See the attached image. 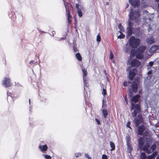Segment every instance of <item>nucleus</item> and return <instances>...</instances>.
Returning <instances> with one entry per match:
<instances>
[{
  "instance_id": "33",
  "label": "nucleus",
  "mask_w": 159,
  "mask_h": 159,
  "mask_svg": "<svg viewBox=\"0 0 159 159\" xmlns=\"http://www.w3.org/2000/svg\"><path fill=\"white\" fill-rule=\"evenodd\" d=\"M110 58L111 59L114 57V56L111 51H110Z\"/></svg>"
},
{
  "instance_id": "40",
  "label": "nucleus",
  "mask_w": 159,
  "mask_h": 159,
  "mask_svg": "<svg viewBox=\"0 0 159 159\" xmlns=\"http://www.w3.org/2000/svg\"><path fill=\"white\" fill-rule=\"evenodd\" d=\"M102 159H107V156L105 154H103L102 156Z\"/></svg>"
},
{
  "instance_id": "3",
  "label": "nucleus",
  "mask_w": 159,
  "mask_h": 159,
  "mask_svg": "<svg viewBox=\"0 0 159 159\" xmlns=\"http://www.w3.org/2000/svg\"><path fill=\"white\" fill-rule=\"evenodd\" d=\"M129 18L131 20H134L136 22H138L140 20V14L138 9H137L135 11L131 9V12L129 14Z\"/></svg>"
},
{
  "instance_id": "17",
  "label": "nucleus",
  "mask_w": 159,
  "mask_h": 159,
  "mask_svg": "<svg viewBox=\"0 0 159 159\" xmlns=\"http://www.w3.org/2000/svg\"><path fill=\"white\" fill-rule=\"evenodd\" d=\"M159 48V46L157 45H153L150 48L149 51L150 52H153Z\"/></svg>"
},
{
  "instance_id": "46",
  "label": "nucleus",
  "mask_w": 159,
  "mask_h": 159,
  "mask_svg": "<svg viewBox=\"0 0 159 159\" xmlns=\"http://www.w3.org/2000/svg\"><path fill=\"white\" fill-rule=\"evenodd\" d=\"M128 95L130 97H131L132 96V92H130L129 93V94H128Z\"/></svg>"
},
{
  "instance_id": "38",
  "label": "nucleus",
  "mask_w": 159,
  "mask_h": 159,
  "mask_svg": "<svg viewBox=\"0 0 159 159\" xmlns=\"http://www.w3.org/2000/svg\"><path fill=\"white\" fill-rule=\"evenodd\" d=\"M44 157L45 158L47 159H51V157L48 155H45L44 156Z\"/></svg>"
},
{
  "instance_id": "14",
  "label": "nucleus",
  "mask_w": 159,
  "mask_h": 159,
  "mask_svg": "<svg viewBox=\"0 0 159 159\" xmlns=\"http://www.w3.org/2000/svg\"><path fill=\"white\" fill-rule=\"evenodd\" d=\"M140 62L138 60L134 59L131 62V66L133 67H137L139 66Z\"/></svg>"
},
{
  "instance_id": "51",
  "label": "nucleus",
  "mask_w": 159,
  "mask_h": 159,
  "mask_svg": "<svg viewBox=\"0 0 159 159\" xmlns=\"http://www.w3.org/2000/svg\"><path fill=\"white\" fill-rule=\"evenodd\" d=\"M125 101H126V103L127 104V100H126V98L125 97Z\"/></svg>"
},
{
  "instance_id": "18",
  "label": "nucleus",
  "mask_w": 159,
  "mask_h": 159,
  "mask_svg": "<svg viewBox=\"0 0 159 159\" xmlns=\"http://www.w3.org/2000/svg\"><path fill=\"white\" fill-rule=\"evenodd\" d=\"M131 86L133 91L134 93L136 92L138 89V86L137 83L135 82H133Z\"/></svg>"
},
{
  "instance_id": "26",
  "label": "nucleus",
  "mask_w": 159,
  "mask_h": 159,
  "mask_svg": "<svg viewBox=\"0 0 159 159\" xmlns=\"http://www.w3.org/2000/svg\"><path fill=\"white\" fill-rule=\"evenodd\" d=\"M140 158L141 159H145L146 158L147 159V157L144 153L142 152L141 154Z\"/></svg>"
},
{
  "instance_id": "43",
  "label": "nucleus",
  "mask_w": 159,
  "mask_h": 159,
  "mask_svg": "<svg viewBox=\"0 0 159 159\" xmlns=\"http://www.w3.org/2000/svg\"><path fill=\"white\" fill-rule=\"evenodd\" d=\"M153 64V62L152 61H150L149 63V65L150 66H152Z\"/></svg>"
},
{
  "instance_id": "54",
  "label": "nucleus",
  "mask_w": 159,
  "mask_h": 159,
  "mask_svg": "<svg viewBox=\"0 0 159 159\" xmlns=\"http://www.w3.org/2000/svg\"><path fill=\"white\" fill-rule=\"evenodd\" d=\"M106 4H107V5H108V4H109L108 2H106Z\"/></svg>"
},
{
  "instance_id": "28",
  "label": "nucleus",
  "mask_w": 159,
  "mask_h": 159,
  "mask_svg": "<svg viewBox=\"0 0 159 159\" xmlns=\"http://www.w3.org/2000/svg\"><path fill=\"white\" fill-rule=\"evenodd\" d=\"M139 30L138 28H137L135 29V30H134V34H136L137 35H139Z\"/></svg>"
},
{
  "instance_id": "57",
  "label": "nucleus",
  "mask_w": 159,
  "mask_h": 159,
  "mask_svg": "<svg viewBox=\"0 0 159 159\" xmlns=\"http://www.w3.org/2000/svg\"><path fill=\"white\" fill-rule=\"evenodd\" d=\"M129 140V139H128L127 140V141H128Z\"/></svg>"
},
{
  "instance_id": "39",
  "label": "nucleus",
  "mask_w": 159,
  "mask_h": 159,
  "mask_svg": "<svg viewBox=\"0 0 159 159\" xmlns=\"http://www.w3.org/2000/svg\"><path fill=\"white\" fill-rule=\"evenodd\" d=\"M106 98H105V99L103 98L102 100V107L104 105H105L106 104V102H106Z\"/></svg>"
},
{
  "instance_id": "9",
  "label": "nucleus",
  "mask_w": 159,
  "mask_h": 159,
  "mask_svg": "<svg viewBox=\"0 0 159 159\" xmlns=\"http://www.w3.org/2000/svg\"><path fill=\"white\" fill-rule=\"evenodd\" d=\"M137 72V69L136 68H133L130 70L129 73L128 77L130 80H133Z\"/></svg>"
},
{
  "instance_id": "24",
  "label": "nucleus",
  "mask_w": 159,
  "mask_h": 159,
  "mask_svg": "<svg viewBox=\"0 0 159 159\" xmlns=\"http://www.w3.org/2000/svg\"><path fill=\"white\" fill-rule=\"evenodd\" d=\"M110 147L111 148V151H112L115 149V145L114 143L112 142H110Z\"/></svg>"
},
{
  "instance_id": "15",
  "label": "nucleus",
  "mask_w": 159,
  "mask_h": 159,
  "mask_svg": "<svg viewBox=\"0 0 159 159\" xmlns=\"http://www.w3.org/2000/svg\"><path fill=\"white\" fill-rule=\"evenodd\" d=\"M144 12L147 15V16H144L143 17V19L145 20H147L146 22H147V21H150L153 18V17L152 16V15L148 13V12L147 11H144Z\"/></svg>"
},
{
  "instance_id": "23",
  "label": "nucleus",
  "mask_w": 159,
  "mask_h": 159,
  "mask_svg": "<svg viewBox=\"0 0 159 159\" xmlns=\"http://www.w3.org/2000/svg\"><path fill=\"white\" fill-rule=\"evenodd\" d=\"M75 56L76 58L79 61H81L82 60V58L81 56L79 53H76Z\"/></svg>"
},
{
  "instance_id": "21",
  "label": "nucleus",
  "mask_w": 159,
  "mask_h": 159,
  "mask_svg": "<svg viewBox=\"0 0 159 159\" xmlns=\"http://www.w3.org/2000/svg\"><path fill=\"white\" fill-rule=\"evenodd\" d=\"M157 152H155L151 155L148 156L147 159H152L157 154Z\"/></svg>"
},
{
  "instance_id": "7",
  "label": "nucleus",
  "mask_w": 159,
  "mask_h": 159,
  "mask_svg": "<svg viewBox=\"0 0 159 159\" xmlns=\"http://www.w3.org/2000/svg\"><path fill=\"white\" fill-rule=\"evenodd\" d=\"M2 85L5 87H8L11 86L12 84L11 82L10 78L5 77L2 82Z\"/></svg>"
},
{
  "instance_id": "13",
  "label": "nucleus",
  "mask_w": 159,
  "mask_h": 159,
  "mask_svg": "<svg viewBox=\"0 0 159 159\" xmlns=\"http://www.w3.org/2000/svg\"><path fill=\"white\" fill-rule=\"evenodd\" d=\"M131 46L128 43L125 44L123 49V51L125 53H128L130 52L131 50Z\"/></svg>"
},
{
  "instance_id": "2",
  "label": "nucleus",
  "mask_w": 159,
  "mask_h": 159,
  "mask_svg": "<svg viewBox=\"0 0 159 159\" xmlns=\"http://www.w3.org/2000/svg\"><path fill=\"white\" fill-rule=\"evenodd\" d=\"M139 96L137 95L134 97L131 100V105L130 107V110L131 111L132 116L135 117L137 115V114L140 111V106L138 104H135L133 102H138Z\"/></svg>"
},
{
  "instance_id": "22",
  "label": "nucleus",
  "mask_w": 159,
  "mask_h": 159,
  "mask_svg": "<svg viewBox=\"0 0 159 159\" xmlns=\"http://www.w3.org/2000/svg\"><path fill=\"white\" fill-rule=\"evenodd\" d=\"M83 80L84 83V90L85 91L86 90H87V89L88 88L89 84H88V81H87V79Z\"/></svg>"
},
{
  "instance_id": "50",
  "label": "nucleus",
  "mask_w": 159,
  "mask_h": 159,
  "mask_svg": "<svg viewBox=\"0 0 159 159\" xmlns=\"http://www.w3.org/2000/svg\"><path fill=\"white\" fill-rule=\"evenodd\" d=\"M151 73V71H149L147 73V74L148 75L150 74Z\"/></svg>"
},
{
  "instance_id": "4",
  "label": "nucleus",
  "mask_w": 159,
  "mask_h": 159,
  "mask_svg": "<svg viewBox=\"0 0 159 159\" xmlns=\"http://www.w3.org/2000/svg\"><path fill=\"white\" fill-rule=\"evenodd\" d=\"M140 43V40L138 39H135L133 36H131L129 40V44L133 48H137Z\"/></svg>"
},
{
  "instance_id": "44",
  "label": "nucleus",
  "mask_w": 159,
  "mask_h": 159,
  "mask_svg": "<svg viewBox=\"0 0 159 159\" xmlns=\"http://www.w3.org/2000/svg\"><path fill=\"white\" fill-rule=\"evenodd\" d=\"M73 49L74 52H76L77 51V49L75 47H73Z\"/></svg>"
},
{
  "instance_id": "20",
  "label": "nucleus",
  "mask_w": 159,
  "mask_h": 159,
  "mask_svg": "<svg viewBox=\"0 0 159 159\" xmlns=\"http://www.w3.org/2000/svg\"><path fill=\"white\" fill-rule=\"evenodd\" d=\"M82 70L83 72V80H86L87 79V78L86 76L87 75V70L84 69H82Z\"/></svg>"
},
{
  "instance_id": "31",
  "label": "nucleus",
  "mask_w": 159,
  "mask_h": 159,
  "mask_svg": "<svg viewBox=\"0 0 159 159\" xmlns=\"http://www.w3.org/2000/svg\"><path fill=\"white\" fill-rule=\"evenodd\" d=\"M125 37V35L120 33V35L118 36V39H123Z\"/></svg>"
},
{
  "instance_id": "34",
  "label": "nucleus",
  "mask_w": 159,
  "mask_h": 159,
  "mask_svg": "<svg viewBox=\"0 0 159 159\" xmlns=\"http://www.w3.org/2000/svg\"><path fill=\"white\" fill-rule=\"evenodd\" d=\"M97 41L98 42H100L101 41V37L99 35H98L96 39Z\"/></svg>"
},
{
  "instance_id": "16",
  "label": "nucleus",
  "mask_w": 159,
  "mask_h": 159,
  "mask_svg": "<svg viewBox=\"0 0 159 159\" xmlns=\"http://www.w3.org/2000/svg\"><path fill=\"white\" fill-rule=\"evenodd\" d=\"M63 1L64 2V5L67 13L70 12V11L72 9V7L70 4L69 3H66L64 1V0Z\"/></svg>"
},
{
  "instance_id": "56",
  "label": "nucleus",
  "mask_w": 159,
  "mask_h": 159,
  "mask_svg": "<svg viewBox=\"0 0 159 159\" xmlns=\"http://www.w3.org/2000/svg\"><path fill=\"white\" fill-rule=\"evenodd\" d=\"M128 7V5L127 4V7Z\"/></svg>"
},
{
  "instance_id": "30",
  "label": "nucleus",
  "mask_w": 159,
  "mask_h": 159,
  "mask_svg": "<svg viewBox=\"0 0 159 159\" xmlns=\"http://www.w3.org/2000/svg\"><path fill=\"white\" fill-rule=\"evenodd\" d=\"M118 27L120 30L124 31V29L123 27L121 25V24H119L118 25Z\"/></svg>"
},
{
  "instance_id": "53",
  "label": "nucleus",
  "mask_w": 159,
  "mask_h": 159,
  "mask_svg": "<svg viewBox=\"0 0 159 159\" xmlns=\"http://www.w3.org/2000/svg\"><path fill=\"white\" fill-rule=\"evenodd\" d=\"M29 104H30V99H29Z\"/></svg>"
},
{
  "instance_id": "49",
  "label": "nucleus",
  "mask_w": 159,
  "mask_h": 159,
  "mask_svg": "<svg viewBox=\"0 0 159 159\" xmlns=\"http://www.w3.org/2000/svg\"><path fill=\"white\" fill-rule=\"evenodd\" d=\"M158 9L157 10V11L159 13V3H158Z\"/></svg>"
},
{
  "instance_id": "58",
  "label": "nucleus",
  "mask_w": 159,
  "mask_h": 159,
  "mask_svg": "<svg viewBox=\"0 0 159 159\" xmlns=\"http://www.w3.org/2000/svg\"><path fill=\"white\" fill-rule=\"evenodd\" d=\"M63 1H64V0H63Z\"/></svg>"
},
{
  "instance_id": "37",
  "label": "nucleus",
  "mask_w": 159,
  "mask_h": 159,
  "mask_svg": "<svg viewBox=\"0 0 159 159\" xmlns=\"http://www.w3.org/2000/svg\"><path fill=\"white\" fill-rule=\"evenodd\" d=\"M30 64L32 65H36L37 64L36 62H34V61H31L30 62Z\"/></svg>"
},
{
  "instance_id": "32",
  "label": "nucleus",
  "mask_w": 159,
  "mask_h": 159,
  "mask_svg": "<svg viewBox=\"0 0 159 159\" xmlns=\"http://www.w3.org/2000/svg\"><path fill=\"white\" fill-rule=\"evenodd\" d=\"M102 93L103 96H105L107 94L106 90L104 88H103V91Z\"/></svg>"
},
{
  "instance_id": "55",
  "label": "nucleus",
  "mask_w": 159,
  "mask_h": 159,
  "mask_svg": "<svg viewBox=\"0 0 159 159\" xmlns=\"http://www.w3.org/2000/svg\"><path fill=\"white\" fill-rule=\"evenodd\" d=\"M156 1L157 2L159 1V0H156Z\"/></svg>"
},
{
  "instance_id": "12",
  "label": "nucleus",
  "mask_w": 159,
  "mask_h": 159,
  "mask_svg": "<svg viewBox=\"0 0 159 159\" xmlns=\"http://www.w3.org/2000/svg\"><path fill=\"white\" fill-rule=\"evenodd\" d=\"M39 148L40 150L43 153L46 152L48 149V147L46 144L42 145L40 143L39 146Z\"/></svg>"
},
{
  "instance_id": "5",
  "label": "nucleus",
  "mask_w": 159,
  "mask_h": 159,
  "mask_svg": "<svg viewBox=\"0 0 159 159\" xmlns=\"http://www.w3.org/2000/svg\"><path fill=\"white\" fill-rule=\"evenodd\" d=\"M146 48V47L143 46H141L138 48L137 51L138 53L136 55L137 58L139 59L142 58L143 56L142 53L145 50Z\"/></svg>"
},
{
  "instance_id": "11",
  "label": "nucleus",
  "mask_w": 159,
  "mask_h": 159,
  "mask_svg": "<svg viewBox=\"0 0 159 159\" xmlns=\"http://www.w3.org/2000/svg\"><path fill=\"white\" fill-rule=\"evenodd\" d=\"M129 3L131 5L134 7L138 8L139 5V0H129Z\"/></svg>"
},
{
  "instance_id": "48",
  "label": "nucleus",
  "mask_w": 159,
  "mask_h": 159,
  "mask_svg": "<svg viewBox=\"0 0 159 159\" xmlns=\"http://www.w3.org/2000/svg\"><path fill=\"white\" fill-rule=\"evenodd\" d=\"M56 32L55 31H52V36H53L54 34H55Z\"/></svg>"
},
{
  "instance_id": "36",
  "label": "nucleus",
  "mask_w": 159,
  "mask_h": 159,
  "mask_svg": "<svg viewBox=\"0 0 159 159\" xmlns=\"http://www.w3.org/2000/svg\"><path fill=\"white\" fill-rule=\"evenodd\" d=\"M84 156L85 158H87L88 159H91V158L90 157L88 154L85 153L84 154Z\"/></svg>"
},
{
  "instance_id": "29",
  "label": "nucleus",
  "mask_w": 159,
  "mask_h": 159,
  "mask_svg": "<svg viewBox=\"0 0 159 159\" xmlns=\"http://www.w3.org/2000/svg\"><path fill=\"white\" fill-rule=\"evenodd\" d=\"M77 12L79 15V16L80 17H81L82 16V14L81 11V9H78L77 10Z\"/></svg>"
},
{
  "instance_id": "25",
  "label": "nucleus",
  "mask_w": 159,
  "mask_h": 159,
  "mask_svg": "<svg viewBox=\"0 0 159 159\" xmlns=\"http://www.w3.org/2000/svg\"><path fill=\"white\" fill-rule=\"evenodd\" d=\"M102 113L104 117H106L108 114L107 111L106 109H103L102 110Z\"/></svg>"
},
{
  "instance_id": "27",
  "label": "nucleus",
  "mask_w": 159,
  "mask_h": 159,
  "mask_svg": "<svg viewBox=\"0 0 159 159\" xmlns=\"http://www.w3.org/2000/svg\"><path fill=\"white\" fill-rule=\"evenodd\" d=\"M67 16H68V21L69 23H70L71 22L72 17L70 15V12L67 13Z\"/></svg>"
},
{
  "instance_id": "8",
  "label": "nucleus",
  "mask_w": 159,
  "mask_h": 159,
  "mask_svg": "<svg viewBox=\"0 0 159 159\" xmlns=\"http://www.w3.org/2000/svg\"><path fill=\"white\" fill-rule=\"evenodd\" d=\"M133 122L135 125L138 126L140 123L143 122V118L141 115L139 114L137 117L135 118Z\"/></svg>"
},
{
  "instance_id": "47",
  "label": "nucleus",
  "mask_w": 159,
  "mask_h": 159,
  "mask_svg": "<svg viewBox=\"0 0 159 159\" xmlns=\"http://www.w3.org/2000/svg\"><path fill=\"white\" fill-rule=\"evenodd\" d=\"M129 124H130V123H129V122H128V123H127V127H129V128H130V126H129Z\"/></svg>"
},
{
  "instance_id": "52",
  "label": "nucleus",
  "mask_w": 159,
  "mask_h": 159,
  "mask_svg": "<svg viewBox=\"0 0 159 159\" xmlns=\"http://www.w3.org/2000/svg\"><path fill=\"white\" fill-rule=\"evenodd\" d=\"M156 159H159V156L157 157V158H156Z\"/></svg>"
},
{
  "instance_id": "41",
  "label": "nucleus",
  "mask_w": 159,
  "mask_h": 159,
  "mask_svg": "<svg viewBox=\"0 0 159 159\" xmlns=\"http://www.w3.org/2000/svg\"><path fill=\"white\" fill-rule=\"evenodd\" d=\"M95 120L96 121L98 125H99L100 124V121L98 120V119H96Z\"/></svg>"
},
{
  "instance_id": "35",
  "label": "nucleus",
  "mask_w": 159,
  "mask_h": 159,
  "mask_svg": "<svg viewBox=\"0 0 159 159\" xmlns=\"http://www.w3.org/2000/svg\"><path fill=\"white\" fill-rule=\"evenodd\" d=\"M75 155L76 157H80L81 155V154L80 152H77L75 154Z\"/></svg>"
},
{
  "instance_id": "42",
  "label": "nucleus",
  "mask_w": 159,
  "mask_h": 159,
  "mask_svg": "<svg viewBox=\"0 0 159 159\" xmlns=\"http://www.w3.org/2000/svg\"><path fill=\"white\" fill-rule=\"evenodd\" d=\"M75 7L76 8V9H77V10H78V9H80L79 8V5L78 4H76L75 5Z\"/></svg>"
},
{
  "instance_id": "45",
  "label": "nucleus",
  "mask_w": 159,
  "mask_h": 159,
  "mask_svg": "<svg viewBox=\"0 0 159 159\" xmlns=\"http://www.w3.org/2000/svg\"><path fill=\"white\" fill-rule=\"evenodd\" d=\"M124 86L125 87L127 86V82H124L123 84Z\"/></svg>"
},
{
  "instance_id": "10",
  "label": "nucleus",
  "mask_w": 159,
  "mask_h": 159,
  "mask_svg": "<svg viewBox=\"0 0 159 159\" xmlns=\"http://www.w3.org/2000/svg\"><path fill=\"white\" fill-rule=\"evenodd\" d=\"M132 25L133 24L130 21H129L128 22V27L127 28V34L128 36H130L133 33Z\"/></svg>"
},
{
  "instance_id": "19",
  "label": "nucleus",
  "mask_w": 159,
  "mask_h": 159,
  "mask_svg": "<svg viewBox=\"0 0 159 159\" xmlns=\"http://www.w3.org/2000/svg\"><path fill=\"white\" fill-rule=\"evenodd\" d=\"M147 42L148 44H150L154 43L155 42V40L154 38L152 37H151L147 39Z\"/></svg>"
},
{
  "instance_id": "1",
  "label": "nucleus",
  "mask_w": 159,
  "mask_h": 159,
  "mask_svg": "<svg viewBox=\"0 0 159 159\" xmlns=\"http://www.w3.org/2000/svg\"><path fill=\"white\" fill-rule=\"evenodd\" d=\"M149 140L148 138H140L139 140V149L146 151L148 153H151L156 148V145L155 144L153 145L151 147L150 149H149L148 148L150 146Z\"/></svg>"
},
{
  "instance_id": "6",
  "label": "nucleus",
  "mask_w": 159,
  "mask_h": 159,
  "mask_svg": "<svg viewBox=\"0 0 159 159\" xmlns=\"http://www.w3.org/2000/svg\"><path fill=\"white\" fill-rule=\"evenodd\" d=\"M145 130V127L143 125H141L138 128V134L140 135H143V136H147L148 134V133L146 130Z\"/></svg>"
}]
</instances>
